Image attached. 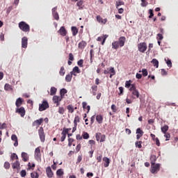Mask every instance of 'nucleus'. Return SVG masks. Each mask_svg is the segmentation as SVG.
I'll list each match as a JSON object with an SVG mask.
<instances>
[{"mask_svg": "<svg viewBox=\"0 0 178 178\" xmlns=\"http://www.w3.org/2000/svg\"><path fill=\"white\" fill-rule=\"evenodd\" d=\"M125 43H126V37L121 36L119 38L118 41H114L112 42V48L113 49H119V47L120 48L124 47Z\"/></svg>", "mask_w": 178, "mask_h": 178, "instance_id": "f257e3e1", "label": "nucleus"}, {"mask_svg": "<svg viewBox=\"0 0 178 178\" xmlns=\"http://www.w3.org/2000/svg\"><path fill=\"white\" fill-rule=\"evenodd\" d=\"M19 27L22 31L24 33H29L30 31V25H29L25 22H21L19 23Z\"/></svg>", "mask_w": 178, "mask_h": 178, "instance_id": "f03ea898", "label": "nucleus"}, {"mask_svg": "<svg viewBox=\"0 0 178 178\" xmlns=\"http://www.w3.org/2000/svg\"><path fill=\"white\" fill-rule=\"evenodd\" d=\"M159 170H161V164H151V173H152L153 175H156V173H158Z\"/></svg>", "mask_w": 178, "mask_h": 178, "instance_id": "7ed1b4c3", "label": "nucleus"}, {"mask_svg": "<svg viewBox=\"0 0 178 178\" xmlns=\"http://www.w3.org/2000/svg\"><path fill=\"white\" fill-rule=\"evenodd\" d=\"M49 108V104L48 103V101L44 99L42 102V104H39V111L42 112L43 111H47Z\"/></svg>", "mask_w": 178, "mask_h": 178, "instance_id": "20e7f679", "label": "nucleus"}, {"mask_svg": "<svg viewBox=\"0 0 178 178\" xmlns=\"http://www.w3.org/2000/svg\"><path fill=\"white\" fill-rule=\"evenodd\" d=\"M72 130V128H66L64 127L63 129V131L61 132V137H60V141L61 143H63L65 140H66V136H67V133Z\"/></svg>", "mask_w": 178, "mask_h": 178, "instance_id": "39448f33", "label": "nucleus"}, {"mask_svg": "<svg viewBox=\"0 0 178 178\" xmlns=\"http://www.w3.org/2000/svg\"><path fill=\"white\" fill-rule=\"evenodd\" d=\"M38 135L42 143L45 142V132H44V128L40 127L38 129Z\"/></svg>", "mask_w": 178, "mask_h": 178, "instance_id": "423d86ee", "label": "nucleus"}, {"mask_svg": "<svg viewBox=\"0 0 178 178\" xmlns=\"http://www.w3.org/2000/svg\"><path fill=\"white\" fill-rule=\"evenodd\" d=\"M138 49L139 52H142L144 54L145 51H147V43L145 42H141L138 44Z\"/></svg>", "mask_w": 178, "mask_h": 178, "instance_id": "0eeeda50", "label": "nucleus"}, {"mask_svg": "<svg viewBox=\"0 0 178 178\" xmlns=\"http://www.w3.org/2000/svg\"><path fill=\"white\" fill-rule=\"evenodd\" d=\"M15 113H19L21 118H24V115H26V110L24 109V107H18L16 108Z\"/></svg>", "mask_w": 178, "mask_h": 178, "instance_id": "6e6552de", "label": "nucleus"}, {"mask_svg": "<svg viewBox=\"0 0 178 178\" xmlns=\"http://www.w3.org/2000/svg\"><path fill=\"white\" fill-rule=\"evenodd\" d=\"M35 159L37 161H40V159H41V149L40 147H37L35 150Z\"/></svg>", "mask_w": 178, "mask_h": 178, "instance_id": "1a4fd4ad", "label": "nucleus"}, {"mask_svg": "<svg viewBox=\"0 0 178 178\" xmlns=\"http://www.w3.org/2000/svg\"><path fill=\"white\" fill-rule=\"evenodd\" d=\"M60 101H62V97L56 95L53 97V102L54 104H56V106H59L60 105Z\"/></svg>", "mask_w": 178, "mask_h": 178, "instance_id": "9d476101", "label": "nucleus"}, {"mask_svg": "<svg viewBox=\"0 0 178 178\" xmlns=\"http://www.w3.org/2000/svg\"><path fill=\"white\" fill-rule=\"evenodd\" d=\"M125 88H130V90H136V85L131 84V80L125 82Z\"/></svg>", "mask_w": 178, "mask_h": 178, "instance_id": "9b49d317", "label": "nucleus"}, {"mask_svg": "<svg viewBox=\"0 0 178 178\" xmlns=\"http://www.w3.org/2000/svg\"><path fill=\"white\" fill-rule=\"evenodd\" d=\"M58 7H54L52 9V15L55 20H59V14L56 12Z\"/></svg>", "mask_w": 178, "mask_h": 178, "instance_id": "f8f14e48", "label": "nucleus"}, {"mask_svg": "<svg viewBox=\"0 0 178 178\" xmlns=\"http://www.w3.org/2000/svg\"><path fill=\"white\" fill-rule=\"evenodd\" d=\"M58 33L60 34L63 37L66 36L67 34V31H66V29H65V26H61L60 29L58 31Z\"/></svg>", "mask_w": 178, "mask_h": 178, "instance_id": "ddd939ff", "label": "nucleus"}, {"mask_svg": "<svg viewBox=\"0 0 178 178\" xmlns=\"http://www.w3.org/2000/svg\"><path fill=\"white\" fill-rule=\"evenodd\" d=\"M29 39L27 37H23L22 39V48H27Z\"/></svg>", "mask_w": 178, "mask_h": 178, "instance_id": "4468645a", "label": "nucleus"}, {"mask_svg": "<svg viewBox=\"0 0 178 178\" xmlns=\"http://www.w3.org/2000/svg\"><path fill=\"white\" fill-rule=\"evenodd\" d=\"M24 102V100L22 97H19L18 99H17L15 102V106H17V108H20V106L23 105Z\"/></svg>", "mask_w": 178, "mask_h": 178, "instance_id": "2eb2a0df", "label": "nucleus"}, {"mask_svg": "<svg viewBox=\"0 0 178 178\" xmlns=\"http://www.w3.org/2000/svg\"><path fill=\"white\" fill-rule=\"evenodd\" d=\"M46 173L47 175V177L52 178L54 176V172H52V169L49 166L46 168Z\"/></svg>", "mask_w": 178, "mask_h": 178, "instance_id": "dca6fc26", "label": "nucleus"}, {"mask_svg": "<svg viewBox=\"0 0 178 178\" xmlns=\"http://www.w3.org/2000/svg\"><path fill=\"white\" fill-rule=\"evenodd\" d=\"M108 35H104V36H99L97 38V41H102V45H104L105 44V42L106 41V39L108 38Z\"/></svg>", "mask_w": 178, "mask_h": 178, "instance_id": "f3484780", "label": "nucleus"}, {"mask_svg": "<svg viewBox=\"0 0 178 178\" xmlns=\"http://www.w3.org/2000/svg\"><path fill=\"white\" fill-rule=\"evenodd\" d=\"M73 76H77V73H81V71H80V68L79 67L75 66L72 71L70 72Z\"/></svg>", "mask_w": 178, "mask_h": 178, "instance_id": "a211bd4d", "label": "nucleus"}, {"mask_svg": "<svg viewBox=\"0 0 178 178\" xmlns=\"http://www.w3.org/2000/svg\"><path fill=\"white\" fill-rule=\"evenodd\" d=\"M96 19L98 22V23H102V24H106V22H108L107 19H102L100 15H97L96 17Z\"/></svg>", "mask_w": 178, "mask_h": 178, "instance_id": "6ab92c4d", "label": "nucleus"}, {"mask_svg": "<svg viewBox=\"0 0 178 178\" xmlns=\"http://www.w3.org/2000/svg\"><path fill=\"white\" fill-rule=\"evenodd\" d=\"M11 140L13 141H15L14 147H17V145H19V141L17 140V136H16L15 134H13L11 136Z\"/></svg>", "mask_w": 178, "mask_h": 178, "instance_id": "aec40b11", "label": "nucleus"}, {"mask_svg": "<svg viewBox=\"0 0 178 178\" xmlns=\"http://www.w3.org/2000/svg\"><path fill=\"white\" fill-rule=\"evenodd\" d=\"M86 47H87V42L84 40H82L78 44V48L79 49H84V48H86Z\"/></svg>", "mask_w": 178, "mask_h": 178, "instance_id": "412c9836", "label": "nucleus"}, {"mask_svg": "<svg viewBox=\"0 0 178 178\" xmlns=\"http://www.w3.org/2000/svg\"><path fill=\"white\" fill-rule=\"evenodd\" d=\"M82 107L83 108V111H87L86 113H88L90 112V106H87V102H82Z\"/></svg>", "mask_w": 178, "mask_h": 178, "instance_id": "4be33fe9", "label": "nucleus"}, {"mask_svg": "<svg viewBox=\"0 0 178 178\" xmlns=\"http://www.w3.org/2000/svg\"><path fill=\"white\" fill-rule=\"evenodd\" d=\"M96 120L99 124H102V123L104 122V116H102V115H97L96 116Z\"/></svg>", "mask_w": 178, "mask_h": 178, "instance_id": "5701e85b", "label": "nucleus"}, {"mask_svg": "<svg viewBox=\"0 0 178 178\" xmlns=\"http://www.w3.org/2000/svg\"><path fill=\"white\" fill-rule=\"evenodd\" d=\"M68 58H69V60H68L67 63H68L69 66H70V65H72V63H72L73 60H74V56H73V54L70 53Z\"/></svg>", "mask_w": 178, "mask_h": 178, "instance_id": "b1692460", "label": "nucleus"}, {"mask_svg": "<svg viewBox=\"0 0 178 178\" xmlns=\"http://www.w3.org/2000/svg\"><path fill=\"white\" fill-rule=\"evenodd\" d=\"M103 161L104 162H105L104 164V168H108V166H109V163H111V160L109 159V158L104 157Z\"/></svg>", "mask_w": 178, "mask_h": 178, "instance_id": "393cba45", "label": "nucleus"}, {"mask_svg": "<svg viewBox=\"0 0 178 178\" xmlns=\"http://www.w3.org/2000/svg\"><path fill=\"white\" fill-rule=\"evenodd\" d=\"M44 122V119L40 118L39 120H36L33 122V126H40V124Z\"/></svg>", "mask_w": 178, "mask_h": 178, "instance_id": "a878e982", "label": "nucleus"}, {"mask_svg": "<svg viewBox=\"0 0 178 178\" xmlns=\"http://www.w3.org/2000/svg\"><path fill=\"white\" fill-rule=\"evenodd\" d=\"M22 158L24 162H27L29 161V154H27L26 152H22Z\"/></svg>", "mask_w": 178, "mask_h": 178, "instance_id": "bb28decb", "label": "nucleus"}, {"mask_svg": "<svg viewBox=\"0 0 178 178\" xmlns=\"http://www.w3.org/2000/svg\"><path fill=\"white\" fill-rule=\"evenodd\" d=\"M13 169H19L20 168V162L19 161H16L14 163L12 164Z\"/></svg>", "mask_w": 178, "mask_h": 178, "instance_id": "cd10ccee", "label": "nucleus"}, {"mask_svg": "<svg viewBox=\"0 0 178 178\" xmlns=\"http://www.w3.org/2000/svg\"><path fill=\"white\" fill-rule=\"evenodd\" d=\"M72 78H73V75L70 72V74L66 75V76H65V81H67V83H70V81H72Z\"/></svg>", "mask_w": 178, "mask_h": 178, "instance_id": "c85d7f7f", "label": "nucleus"}, {"mask_svg": "<svg viewBox=\"0 0 178 178\" xmlns=\"http://www.w3.org/2000/svg\"><path fill=\"white\" fill-rule=\"evenodd\" d=\"M152 63L153 65V66H154V67H159V61H158V60H156V58H154L152 60Z\"/></svg>", "mask_w": 178, "mask_h": 178, "instance_id": "c756f323", "label": "nucleus"}, {"mask_svg": "<svg viewBox=\"0 0 178 178\" xmlns=\"http://www.w3.org/2000/svg\"><path fill=\"white\" fill-rule=\"evenodd\" d=\"M72 35L76 36V35H77V33H79V29H77V28L76 26H72Z\"/></svg>", "mask_w": 178, "mask_h": 178, "instance_id": "7c9ffc66", "label": "nucleus"}, {"mask_svg": "<svg viewBox=\"0 0 178 178\" xmlns=\"http://www.w3.org/2000/svg\"><path fill=\"white\" fill-rule=\"evenodd\" d=\"M156 161V156H155V155L151 156V157H150L151 165L156 164L155 163Z\"/></svg>", "mask_w": 178, "mask_h": 178, "instance_id": "2f4dec72", "label": "nucleus"}, {"mask_svg": "<svg viewBox=\"0 0 178 178\" xmlns=\"http://www.w3.org/2000/svg\"><path fill=\"white\" fill-rule=\"evenodd\" d=\"M77 123H80V117L79 115H76L74 120V126H77Z\"/></svg>", "mask_w": 178, "mask_h": 178, "instance_id": "473e14b6", "label": "nucleus"}, {"mask_svg": "<svg viewBox=\"0 0 178 178\" xmlns=\"http://www.w3.org/2000/svg\"><path fill=\"white\" fill-rule=\"evenodd\" d=\"M168 130H169V126L168 125H164L163 127H161V131L162 133H163V134L166 133Z\"/></svg>", "mask_w": 178, "mask_h": 178, "instance_id": "72a5a7b5", "label": "nucleus"}, {"mask_svg": "<svg viewBox=\"0 0 178 178\" xmlns=\"http://www.w3.org/2000/svg\"><path fill=\"white\" fill-rule=\"evenodd\" d=\"M83 3H84V2L83 1V0H80L79 1H78L76 3V6H79V9L81 10L83 9Z\"/></svg>", "mask_w": 178, "mask_h": 178, "instance_id": "f704fd0d", "label": "nucleus"}, {"mask_svg": "<svg viewBox=\"0 0 178 178\" xmlns=\"http://www.w3.org/2000/svg\"><path fill=\"white\" fill-rule=\"evenodd\" d=\"M143 141H136L135 143V145L136 147V148H143Z\"/></svg>", "mask_w": 178, "mask_h": 178, "instance_id": "c9c22d12", "label": "nucleus"}, {"mask_svg": "<svg viewBox=\"0 0 178 178\" xmlns=\"http://www.w3.org/2000/svg\"><path fill=\"white\" fill-rule=\"evenodd\" d=\"M67 93V90H60V98H62V99H63V97H65V94Z\"/></svg>", "mask_w": 178, "mask_h": 178, "instance_id": "e433bc0d", "label": "nucleus"}, {"mask_svg": "<svg viewBox=\"0 0 178 178\" xmlns=\"http://www.w3.org/2000/svg\"><path fill=\"white\" fill-rule=\"evenodd\" d=\"M67 109L68 110V112H70V113H73V112H74V108L72 105H68Z\"/></svg>", "mask_w": 178, "mask_h": 178, "instance_id": "4c0bfd02", "label": "nucleus"}, {"mask_svg": "<svg viewBox=\"0 0 178 178\" xmlns=\"http://www.w3.org/2000/svg\"><path fill=\"white\" fill-rule=\"evenodd\" d=\"M82 137L84 140H88L90 138V134L87 132H83Z\"/></svg>", "mask_w": 178, "mask_h": 178, "instance_id": "58836bf2", "label": "nucleus"}, {"mask_svg": "<svg viewBox=\"0 0 178 178\" xmlns=\"http://www.w3.org/2000/svg\"><path fill=\"white\" fill-rule=\"evenodd\" d=\"M107 70H108L109 73L111 74H115L116 72H115V68L113 67H110L109 68H107Z\"/></svg>", "mask_w": 178, "mask_h": 178, "instance_id": "ea45409f", "label": "nucleus"}, {"mask_svg": "<svg viewBox=\"0 0 178 178\" xmlns=\"http://www.w3.org/2000/svg\"><path fill=\"white\" fill-rule=\"evenodd\" d=\"M56 175L57 176H58L59 177H60V176H63V170L62 169H58L56 171Z\"/></svg>", "mask_w": 178, "mask_h": 178, "instance_id": "a19ab883", "label": "nucleus"}, {"mask_svg": "<svg viewBox=\"0 0 178 178\" xmlns=\"http://www.w3.org/2000/svg\"><path fill=\"white\" fill-rule=\"evenodd\" d=\"M122 5H124V2L122 1H116V8L119 9V6H122Z\"/></svg>", "mask_w": 178, "mask_h": 178, "instance_id": "79ce46f5", "label": "nucleus"}, {"mask_svg": "<svg viewBox=\"0 0 178 178\" xmlns=\"http://www.w3.org/2000/svg\"><path fill=\"white\" fill-rule=\"evenodd\" d=\"M141 2L140 5L143 8H145L148 5V2L146 0H141Z\"/></svg>", "mask_w": 178, "mask_h": 178, "instance_id": "37998d69", "label": "nucleus"}, {"mask_svg": "<svg viewBox=\"0 0 178 178\" xmlns=\"http://www.w3.org/2000/svg\"><path fill=\"white\" fill-rule=\"evenodd\" d=\"M74 141V138H68V147H72V145L73 144Z\"/></svg>", "mask_w": 178, "mask_h": 178, "instance_id": "c03bdc74", "label": "nucleus"}, {"mask_svg": "<svg viewBox=\"0 0 178 178\" xmlns=\"http://www.w3.org/2000/svg\"><path fill=\"white\" fill-rule=\"evenodd\" d=\"M132 94L133 95H134L135 97H136V98H138L140 93L138 92V91L137 90H134L132 91Z\"/></svg>", "mask_w": 178, "mask_h": 178, "instance_id": "a18cd8bd", "label": "nucleus"}, {"mask_svg": "<svg viewBox=\"0 0 178 178\" xmlns=\"http://www.w3.org/2000/svg\"><path fill=\"white\" fill-rule=\"evenodd\" d=\"M58 113H60V115H63V113H65V108L59 107L58 108Z\"/></svg>", "mask_w": 178, "mask_h": 178, "instance_id": "49530a36", "label": "nucleus"}, {"mask_svg": "<svg viewBox=\"0 0 178 178\" xmlns=\"http://www.w3.org/2000/svg\"><path fill=\"white\" fill-rule=\"evenodd\" d=\"M31 177L32 178H38L39 177V175H38V173L35 172H31Z\"/></svg>", "mask_w": 178, "mask_h": 178, "instance_id": "de8ad7c7", "label": "nucleus"}, {"mask_svg": "<svg viewBox=\"0 0 178 178\" xmlns=\"http://www.w3.org/2000/svg\"><path fill=\"white\" fill-rule=\"evenodd\" d=\"M3 167L6 168V169H10V163L8 161H6L4 163V165H3Z\"/></svg>", "mask_w": 178, "mask_h": 178, "instance_id": "09e8293b", "label": "nucleus"}, {"mask_svg": "<svg viewBox=\"0 0 178 178\" xmlns=\"http://www.w3.org/2000/svg\"><path fill=\"white\" fill-rule=\"evenodd\" d=\"M165 60L166 62V64L168 65V67H172V61L170 60V59H167L165 58Z\"/></svg>", "mask_w": 178, "mask_h": 178, "instance_id": "8fccbe9b", "label": "nucleus"}, {"mask_svg": "<svg viewBox=\"0 0 178 178\" xmlns=\"http://www.w3.org/2000/svg\"><path fill=\"white\" fill-rule=\"evenodd\" d=\"M60 76H65V67H61L60 72H59Z\"/></svg>", "mask_w": 178, "mask_h": 178, "instance_id": "3c124183", "label": "nucleus"}, {"mask_svg": "<svg viewBox=\"0 0 178 178\" xmlns=\"http://www.w3.org/2000/svg\"><path fill=\"white\" fill-rule=\"evenodd\" d=\"M156 38L158 40L162 41V40H163V35L162 33H158Z\"/></svg>", "mask_w": 178, "mask_h": 178, "instance_id": "603ef678", "label": "nucleus"}, {"mask_svg": "<svg viewBox=\"0 0 178 178\" xmlns=\"http://www.w3.org/2000/svg\"><path fill=\"white\" fill-rule=\"evenodd\" d=\"M164 137H165V141H169V139L170 138V134L165 132L164 134Z\"/></svg>", "mask_w": 178, "mask_h": 178, "instance_id": "864d4df0", "label": "nucleus"}, {"mask_svg": "<svg viewBox=\"0 0 178 178\" xmlns=\"http://www.w3.org/2000/svg\"><path fill=\"white\" fill-rule=\"evenodd\" d=\"M83 63H84V60H83V59H81L77 62V65L79 67H83Z\"/></svg>", "mask_w": 178, "mask_h": 178, "instance_id": "5fc2aeb1", "label": "nucleus"}, {"mask_svg": "<svg viewBox=\"0 0 178 178\" xmlns=\"http://www.w3.org/2000/svg\"><path fill=\"white\" fill-rule=\"evenodd\" d=\"M4 90H12V86L9 83H6L4 86Z\"/></svg>", "mask_w": 178, "mask_h": 178, "instance_id": "6e6d98bb", "label": "nucleus"}, {"mask_svg": "<svg viewBox=\"0 0 178 178\" xmlns=\"http://www.w3.org/2000/svg\"><path fill=\"white\" fill-rule=\"evenodd\" d=\"M142 73H143V76H144L145 77L148 76V71L147 70V69H143Z\"/></svg>", "mask_w": 178, "mask_h": 178, "instance_id": "4d7b16f0", "label": "nucleus"}, {"mask_svg": "<svg viewBox=\"0 0 178 178\" xmlns=\"http://www.w3.org/2000/svg\"><path fill=\"white\" fill-rule=\"evenodd\" d=\"M149 19H152L154 17V11L152 9L149 10Z\"/></svg>", "mask_w": 178, "mask_h": 178, "instance_id": "13d9d810", "label": "nucleus"}, {"mask_svg": "<svg viewBox=\"0 0 178 178\" xmlns=\"http://www.w3.org/2000/svg\"><path fill=\"white\" fill-rule=\"evenodd\" d=\"M11 159L13 161V159H19V156H17V154H16V153H13L12 155H11Z\"/></svg>", "mask_w": 178, "mask_h": 178, "instance_id": "bf43d9fd", "label": "nucleus"}, {"mask_svg": "<svg viewBox=\"0 0 178 178\" xmlns=\"http://www.w3.org/2000/svg\"><path fill=\"white\" fill-rule=\"evenodd\" d=\"M26 175H27V172H26L25 170H22L20 172V175H21L22 177H26Z\"/></svg>", "mask_w": 178, "mask_h": 178, "instance_id": "052dcab7", "label": "nucleus"}, {"mask_svg": "<svg viewBox=\"0 0 178 178\" xmlns=\"http://www.w3.org/2000/svg\"><path fill=\"white\" fill-rule=\"evenodd\" d=\"M136 134H140L141 136H143L144 134V131H143V130H141V129L138 128L136 129Z\"/></svg>", "mask_w": 178, "mask_h": 178, "instance_id": "680f3d73", "label": "nucleus"}, {"mask_svg": "<svg viewBox=\"0 0 178 178\" xmlns=\"http://www.w3.org/2000/svg\"><path fill=\"white\" fill-rule=\"evenodd\" d=\"M111 110L113 111V112L115 113L118 111V108L116 107V105L115 104H112L111 105Z\"/></svg>", "mask_w": 178, "mask_h": 178, "instance_id": "e2e57ef3", "label": "nucleus"}, {"mask_svg": "<svg viewBox=\"0 0 178 178\" xmlns=\"http://www.w3.org/2000/svg\"><path fill=\"white\" fill-rule=\"evenodd\" d=\"M6 127H7V124H6V123H1L0 122V129H1V130H3V129H6Z\"/></svg>", "mask_w": 178, "mask_h": 178, "instance_id": "0e129e2a", "label": "nucleus"}, {"mask_svg": "<svg viewBox=\"0 0 178 178\" xmlns=\"http://www.w3.org/2000/svg\"><path fill=\"white\" fill-rule=\"evenodd\" d=\"M96 140L97 141H100L101 140V133L96 134Z\"/></svg>", "mask_w": 178, "mask_h": 178, "instance_id": "69168bd1", "label": "nucleus"}, {"mask_svg": "<svg viewBox=\"0 0 178 178\" xmlns=\"http://www.w3.org/2000/svg\"><path fill=\"white\" fill-rule=\"evenodd\" d=\"M106 139V136L105 135H102L101 134V136H100V143H104V141H105Z\"/></svg>", "mask_w": 178, "mask_h": 178, "instance_id": "338daca9", "label": "nucleus"}, {"mask_svg": "<svg viewBox=\"0 0 178 178\" xmlns=\"http://www.w3.org/2000/svg\"><path fill=\"white\" fill-rule=\"evenodd\" d=\"M83 159V157L81 156H78L77 161H76V165L80 163Z\"/></svg>", "mask_w": 178, "mask_h": 178, "instance_id": "774afa93", "label": "nucleus"}]
</instances>
